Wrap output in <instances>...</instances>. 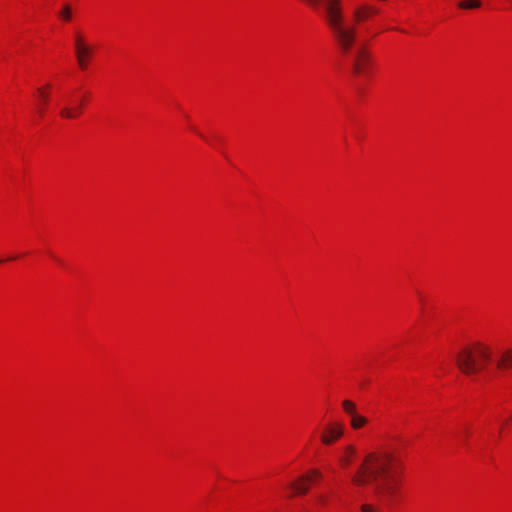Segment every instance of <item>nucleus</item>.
<instances>
[{
    "label": "nucleus",
    "mask_w": 512,
    "mask_h": 512,
    "mask_svg": "<svg viewBox=\"0 0 512 512\" xmlns=\"http://www.w3.org/2000/svg\"><path fill=\"white\" fill-rule=\"evenodd\" d=\"M492 361V347L481 340L467 343L456 355L457 368L468 377L479 375L491 365Z\"/></svg>",
    "instance_id": "obj_2"
},
{
    "label": "nucleus",
    "mask_w": 512,
    "mask_h": 512,
    "mask_svg": "<svg viewBox=\"0 0 512 512\" xmlns=\"http://www.w3.org/2000/svg\"><path fill=\"white\" fill-rule=\"evenodd\" d=\"M321 479L322 473L318 469L306 471L304 474L286 484L285 489L288 491L286 498L292 499L306 495L311 487L317 484Z\"/></svg>",
    "instance_id": "obj_4"
},
{
    "label": "nucleus",
    "mask_w": 512,
    "mask_h": 512,
    "mask_svg": "<svg viewBox=\"0 0 512 512\" xmlns=\"http://www.w3.org/2000/svg\"><path fill=\"white\" fill-rule=\"evenodd\" d=\"M341 408L343 413L347 416L349 426L353 431L362 430L369 425L370 419L359 412L358 406L354 401L350 399L343 400L341 402Z\"/></svg>",
    "instance_id": "obj_6"
},
{
    "label": "nucleus",
    "mask_w": 512,
    "mask_h": 512,
    "mask_svg": "<svg viewBox=\"0 0 512 512\" xmlns=\"http://www.w3.org/2000/svg\"><path fill=\"white\" fill-rule=\"evenodd\" d=\"M192 131H194L198 136L202 137L201 133H199L198 131H196L195 129L191 128Z\"/></svg>",
    "instance_id": "obj_17"
},
{
    "label": "nucleus",
    "mask_w": 512,
    "mask_h": 512,
    "mask_svg": "<svg viewBox=\"0 0 512 512\" xmlns=\"http://www.w3.org/2000/svg\"><path fill=\"white\" fill-rule=\"evenodd\" d=\"M60 20L70 22L72 20V10L69 5H65L59 12Z\"/></svg>",
    "instance_id": "obj_14"
},
{
    "label": "nucleus",
    "mask_w": 512,
    "mask_h": 512,
    "mask_svg": "<svg viewBox=\"0 0 512 512\" xmlns=\"http://www.w3.org/2000/svg\"><path fill=\"white\" fill-rule=\"evenodd\" d=\"M480 0H462L458 3L460 9H477L481 6Z\"/></svg>",
    "instance_id": "obj_13"
},
{
    "label": "nucleus",
    "mask_w": 512,
    "mask_h": 512,
    "mask_svg": "<svg viewBox=\"0 0 512 512\" xmlns=\"http://www.w3.org/2000/svg\"><path fill=\"white\" fill-rule=\"evenodd\" d=\"M404 463L398 452L378 449L364 455L349 479L352 486H373L377 498L385 503L395 502L402 495Z\"/></svg>",
    "instance_id": "obj_1"
},
{
    "label": "nucleus",
    "mask_w": 512,
    "mask_h": 512,
    "mask_svg": "<svg viewBox=\"0 0 512 512\" xmlns=\"http://www.w3.org/2000/svg\"><path fill=\"white\" fill-rule=\"evenodd\" d=\"M375 68V61L371 51L360 47L351 60V73L354 77L368 80L372 77Z\"/></svg>",
    "instance_id": "obj_5"
},
{
    "label": "nucleus",
    "mask_w": 512,
    "mask_h": 512,
    "mask_svg": "<svg viewBox=\"0 0 512 512\" xmlns=\"http://www.w3.org/2000/svg\"><path fill=\"white\" fill-rule=\"evenodd\" d=\"M74 55L81 72L88 71L93 63L96 47L89 41L83 31H76L73 37Z\"/></svg>",
    "instance_id": "obj_3"
},
{
    "label": "nucleus",
    "mask_w": 512,
    "mask_h": 512,
    "mask_svg": "<svg viewBox=\"0 0 512 512\" xmlns=\"http://www.w3.org/2000/svg\"><path fill=\"white\" fill-rule=\"evenodd\" d=\"M84 100L74 98L65 100L58 104L59 115L63 119H77L83 113Z\"/></svg>",
    "instance_id": "obj_9"
},
{
    "label": "nucleus",
    "mask_w": 512,
    "mask_h": 512,
    "mask_svg": "<svg viewBox=\"0 0 512 512\" xmlns=\"http://www.w3.org/2000/svg\"><path fill=\"white\" fill-rule=\"evenodd\" d=\"M496 366L499 370L512 369V348L502 351L496 362Z\"/></svg>",
    "instance_id": "obj_12"
},
{
    "label": "nucleus",
    "mask_w": 512,
    "mask_h": 512,
    "mask_svg": "<svg viewBox=\"0 0 512 512\" xmlns=\"http://www.w3.org/2000/svg\"><path fill=\"white\" fill-rule=\"evenodd\" d=\"M360 509L361 512H382L377 506L370 503L362 504Z\"/></svg>",
    "instance_id": "obj_15"
},
{
    "label": "nucleus",
    "mask_w": 512,
    "mask_h": 512,
    "mask_svg": "<svg viewBox=\"0 0 512 512\" xmlns=\"http://www.w3.org/2000/svg\"><path fill=\"white\" fill-rule=\"evenodd\" d=\"M358 449L354 444H346L342 447L337 456L338 465L342 470L349 469L356 461Z\"/></svg>",
    "instance_id": "obj_11"
},
{
    "label": "nucleus",
    "mask_w": 512,
    "mask_h": 512,
    "mask_svg": "<svg viewBox=\"0 0 512 512\" xmlns=\"http://www.w3.org/2000/svg\"><path fill=\"white\" fill-rule=\"evenodd\" d=\"M53 92L54 85L52 83H45L36 89V111L39 117H44L49 110Z\"/></svg>",
    "instance_id": "obj_8"
},
{
    "label": "nucleus",
    "mask_w": 512,
    "mask_h": 512,
    "mask_svg": "<svg viewBox=\"0 0 512 512\" xmlns=\"http://www.w3.org/2000/svg\"><path fill=\"white\" fill-rule=\"evenodd\" d=\"M345 425L337 420L329 421L322 427L319 440L324 446L336 445L345 435Z\"/></svg>",
    "instance_id": "obj_7"
},
{
    "label": "nucleus",
    "mask_w": 512,
    "mask_h": 512,
    "mask_svg": "<svg viewBox=\"0 0 512 512\" xmlns=\"http://www.w3.org/2000/svg\"><path fill=\"white\" fill-rule=\"evenodd\" d=\"M17 258H18V256L11 257V258H7V259H5V260H0V263L5 262V261L15 260V259H17Z\"/></svg>",
    "instance_id": "obj_16"
},
{
    "label": "nucleus",
    "mask_w": 512,
    "mask_h": 512,
    "mask_svg": "<svg viewBox=\"0 0 512 512\" xmlns=\"http://www.w3.org/2000/svg\"><path fill=\"white\" fill-rule=\"evenodd\" d=\"M379 13V10L372 5L364 4L361 6H358L354 12H353V22L348 21L345 17L344 19L354 28V33L356 34V28L355 25H361L365 23L366 21L370 20L372 17L377 15ZM356 40V37L354 38ZM355 43V41H353ZM354 45V44H352ZM353 46H351L352 48Z\"/></svg>",
    "instance_id": "obj_10"
}]
</instances>
